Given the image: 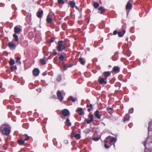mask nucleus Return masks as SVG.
I'll use <instances>...</instances> for the list:
<instances>
[{"label":"nucleus","mask_w":152,"mask_h":152,"mask_svg":"<svg viewBox=\"0 0 152 152\" xmlns=\"http://www.w3.org/2000/svg\"><path fill=\"white\" fill-rule=\"evenodd\" d=\"M11 128L10 126L7 124H3L1 125L0 128V132L4 135H8L11 132Z\"/></svg>","instance_id":"obj_1"},{"label":"nucleus","mask_w":152,"mask_h":152,"mask_svg":"<svg viewBox=\"0 0 152 152\" xmlns=\"http://www.w3.org/2000/svg\"><path fill=\"white\" fill-rule=\"evenodd\" d=\"M116 138L109 136L107 137L104 140V147L106 148H108L111 146V143H115L116 141Z\"/></svg>","instance_id":"obj_2"},{"label":"nucleus","mask_w":152,"mask_h":152,"mask_svg":"<svg viewBox=\"0 0 152 152\" xmlns=\"http://www.w3.org/2000/svg\"><path fill=\"white\" fill-rule=\"evenodd\" d=\"M152 142V136H149L147 138V140L145 141L144 143V145L145 147V152H152V149H148L147 148V145L148 144V145L150 143Z\"/></svg>","instance_id":"obj_3"},{"label":"nucleus","mask_w":152,"mask_h":152,"mask_svg":"<svg viewBox=\"0 0 152 152\" xmlns=\"http://www.w3.org/2000/svg\"><path fill=\"white\" fill-rule=\"evenodd\" d=\"M65 44L64 42L62 40L58 41V45L57 46L58 50L59 51H61L64 49L66 48Z\"/></svg>","instance_id":"obj_4"},{"label":"nucleus","mask_w":152,"mask_h":152,"mask_svg":"<svg viewBox=\"0 0 152 152\" xmlns=\"http://www.w3.org/2000/svg\"><path fill=\"white\" fill-rule=\"evenodd\" d=\"M107 78L104 79L102 77H100L99 78L98 81L99 83L101 84H106L107 83Z\"/></svg>","instance_id":"obj_5"},{"label":"nucleus","mask_w":152,"mask_h":152,"mask_svg":"<svg viewBox=\"0 0 152 152\" xmlns=\"http://www.w3.org/2000/svg\"><path fill=\"white\" fill-rule=\"evenodd\" d=\"M93 121V116L91 114L89 115V118L86 119L85 121L87 124H89Z\"/></svg>","instance_id":"obj_6"},{"label":"nucleus","mask_w":152,"mask_h":152,"mask_svg":"<svg viewBox=\"0 0 152 152\" xmlns=\"http://www.w3.org/2000/svg\"><path fill=\"white\" fill-rule=\"evenodd\" d=\"M62 113L63 115L64 116H66L69 115V111L66 109L63 110L62 111Z\"/></svg>","instance_id":"obj_7"},{"label":"nucleus","mask_w":152,"mask_h":152,"mask_svg":"<svg viewBox=\"0 0 152 152\" xmlns=\"http://www.w3.org/2000/svg\"><path fill=\"white\" fill-rule=\"evenodd\" d=\"M39 70L38 68L34 69L33 71V74L34 76H37L39 74Z\"/></svg>","instance_id":"obj_8"},{"label":"nucleus","mask_w":152,"mask_h":152,"mask_svg":"<svg viewBox=\"0 0 152 152\" xmlns=\"http://www.w3.org/2000/svg\"><path fill=\"white\" fill-rule=\"evenodd\" d=\"M57 94L58 99L60 101H62L63 99V97L62 96L61 92L59 91H58L57 93Z\"/></svg>","instance_id":"obj_9"},{"label":"nucleus","mask_w":152,"mask_h":152,"mask_svg":"<svg viewBox=\"0 0 152 152\" xmlns=\"http://www.w3.org/2000/svg\"><path fill=\"white\" fill-rule=\"evenodd\" d=\"M52 14V13H49L47 17L46 20L47 21L48 23H51L52 21V18L50 17V15H51Z\"/></svg>","instance_id":"obj_10"},{"label":"nucleus","mask_w":152,"mask_h":152,"mask_svg":"<svg viewBox=\"0 0 152 152\" xmlns=\"http://www.w3.org/2000/svg\"><path fill=\"white\" fill-rule=\"evenodd\" d=\"M73 136H74L75 138L78 139H80L81 137L80 134H76L75 135H74V134L73 133H72L71 135V138H72L73 137Z\"/></svg>","instance_id":"obj_11"},{"label":"nucleus","mask_w":152,"mask_h":152,"mask_svg":"<svg viewBox=\"0 0 152 152\" xmlns=\"http://www.w3.org/2000/svg\"><path fill=\"white\" fill-rule=\"evenodd\" d=\"M131 2L129 1L126 5V9H130L132 8V5L131 4Z\"/></svg>","instance_id":"obj_12"},{"label":"nucleus","mask_w":152,"mask_h":152,"mask_svg":"<svg viewBox=\"0 0 152 152\" xmlns=\"http://www.w3.org/2000/svg\"><path fill=\"white\" fill-rule=\"evenodd\" d=\"M125 31L124 30H122L121 31L118 32V36L120 37H122L124 34L125 33Z\"/></svg>","instance_id":"obj_13"},{"label":"nucleus","mask_w":152,"mask_h":152,"mask_svg":"<svg viewBox=\"0 0 152 152\" xmlns=\"http://www.w3.org/2000/svg\"><path fill=\"white\" fill-rule=\"evenodd\" d=\"M103 75H104L105 77V78H107V77H109L110 75V73L109 71L105 72H103Z\"/></svg>","instance_id":"obj_14"},{"label":"nucleus","mask_w":152,"mask_h":152,"mask_svg":"<svg viewBox=\"0 0 152 152\" xmlns=\"http://www.w3.org/2000/svg\"><path fill=\"white\" fill-rule=\"evenodd\" d=\"M68 100L69 101L71 100L72 102H74L77 100V99L76 97L74 98L72 96H70L69 99H68Z\"/></svg>","instance_id":"obj_15"},{"label":"nucleus","mask_w":152,"mask_h":152,"mask_svg":"<svg viewBox=\"0 0 152 152\" xmlns=\"http://www.w3.org/2000/svg\"><path fill=\"white\" fill-rule=\"evenodd\" d=\"M69 4L70 6L72 7H74L75 5V3L74 1H70L69 2Z\"/></svg>","instance_id":"obj_16"},{"label":"nucleus","mask_w":152,"mask_h":152,"mask_svg":"<svg viewBox=\"0 0 152 152\" xmlns=\"http://www.w3.org/2000/svg\"><path fill=\"white\" fill-rule=\"evenodd\" d=\"M99 111L98 110H96L95 113L94 114L96 118L98 119L100 118V115L99 114Z\"/></svg>","instance_id":"obj_17"},{"label":"nucleus","mask_w":152,"mask_h":152,"mask_svg":"<svg viewBox=\"0 0 152 152\" xmlns=\"http://www.w3.org/2000/svg\"><path fill=\"white\" fill-rule=\"evenodd\" d=\"M65 124L68 126H70L71 125V123L69 119L68 118H67Z\"/></svg>","instance_id":"obj_18"},{"label":"nucleus","mask_w":152,"mask_h":152,"mask_svg":"<svg viewBox=\"0 0 152 152\" xmlns=\"http://www.w3.org/2000/svg\"><path fill=\"white\" fill-rule=\"evenodd\" d=\"M21 31V29L18 28L17 27H15L14 28V32L16 33H18Z\"/></svg>","instance_id":"obj_19"},{"label":"nucleus","mask_w":152,"mask_h":152,"mask_svg":"<svg viewBox=\"0 0 152 152\" xmlns=\"http://www.w3.org/2000/svg\"><path fill=\"white\" fill-rule=\"evenodd\" d=\"M43 11L42 10L39 11L37 12V16L38 18H40L43 14Z\"/></svg>","instance_id":"obj_20"},{"label":"nucleus","mask_w":152,"mask_h":152,"mask_svg":"<svg viewBox=\"0 0 152 152\" xmlns=\"http://www.w3.org/2000/svg\"><path fill=\"white\" fill-rule=\"evenodd\" d=\"M151 130H152V122H150L149 124V125L148 127V133H149L150 131Z\"/></svg>","instance_id":"obj_21"},{"label":"nucleus","mask_w":152,"mask_h":152,"mask_svg":"<svg viewBox=\"0 0 152 152\" xmlns=\"http://www.w3.org/2000/svg\"><path fill=\"white\" fill-rule=\"evenodd\" d=\"M114 72H118L119 70V68L118 67L115 66L113 68Z\"/></svg>","instance_id":"obj_22"},{"label":"nucleus","mask_w":152,"mask_h":152,"mask_svg":"<svg viewBox=\"0 0 152 152\" xmlns=\"http://www.w3.org/2000/svg\"><path fill=\"white\" fill-rule=\"evenodd\" d=\"M8 46L10 48H13L15 46V45L12 43L10 42L8 44Z\"/></svg>","instance_id":"obj_23"},{"label":"nucleus","mask_w":152,"mask_h":152,"mask_svg":"<svg viewBox=\"0 0 152 152\" xmlns=\"http://www.w3.org/2000/svg\"><path fill=\"white\" fill-rule=\"evenodd\" d=\"M18 142L20 145H22L24 144V141L22 140H18Z\"/></svg>","instance_id":"obj_24"},{"label":"nucleus","mask_w":152,"mask_h":152,"mask_svg":"<svg viewBox=\"0 0 152 152\" xmlns=\"http://www.w3.org/2000/svg\"><path fill=\"white\" fill-rule=\"evenodd\" d=\"M77 110L78 112H79V114L81 115L83 114V112H82V109L81 108H78Z\"/></svg>","instance_id":"obj_25"},{"label":"nucleus","mask_w":152,"mask_h":152,"mask_svg":"<svg viewBox=\"0 0 152 152\" xmlns=\"http://www.w3.org/2000/svg\"><path fill=\"white\" fill-rule=\"evenodd\" d=\"M59 58L61 61H63L66 59V58H65L64 56L62 55H61L59 57Z\"/></svg>","instance_id":"obj_26"},{"label":"nucleus","mask_w":152,"mask_h":152,"mask_svg":"<svg viewBox=\"0 0 152 152\" xmlns=\"http://www.w3.org/2000/svg\"><path fill=\"white\" fill-rule=\"evenodd\" d=\"M99 10H101L102 11L100 12V13L102 14L103 13V12L104 11L105 9L104 8L102 7H100L99 8Z\"/></svg>","instance_id":"obj_27"},{"label":"nucleus","mask_w":152,"mask_h":152,"mask_svg":"<svg viewBox=\"0 0 152 152\" xmlns=\"http://www.w3.org/2000/svg\"><path fill=\"white\" fill-rule=\"evenodd\" d=\"M13 37L15 38V40L16 41H17L18 40V36L15 34H13Z\"/></svg>","instance_id":"obj_28"},{"label":"nucleus","mask_w":152,"mask_h":152,"mask_svg":"<svg viewBox=\"0 0 152 152\" xmlns=\"http://www.w3.org/2000/svg\"><path fill=\"white\" fill-rule=\"evenodd\" d=\"M40 62L41 64H46V61L44 59H41L40 60Z\"/></svg>","instance_id":"obj_29"},{"label":"nucleus","mask_w":152,"mask_h":152,"mask_svg":"<svg viewBox=\"0 0 152 152\" xmlns=\"http://www.w3.org/2000/svg\"><path fill=\"white\" fill-rule=\"evenodd\" d=\"M9 64L11 65H13L15 64V61L13 59H11Z\"/></svg>","instance_id":"obj_30"},{"label":"nucleus","mask_w":152,"mask_h":152,"mask_svg":"<svg viewBox=\"0 0 152 152\" xmlns=\"http://www.w3.org/2000/svg\"><path fill=\"white\" fill-rule=\"evenodd\" d=\"M79 61L80 63L82 64H84L85 63V62L84 61H83V59L81 58H79Z\"/></svg>","instance_id":"obj_31"},{"label":"nucleus","mask_w":152,"mask_h":152,"mask_svg":"<svg viewBox=\"0 0 152 152\" xmlns=\"http://www.w3.org/2000/svg\"><path fill=\"white\" fill-rule=\"evenodd\" d=\"M93 6L95 8H96L99 6V4L95 2Z\"/></svg>","instance_id":"obj_32"},{"label":"nucleus","mask_w":152,"mask_h":152,"mask_svg":"<svg viewBox=\"0 0 152 152\" xmlns=\"http://www.w3.org/2000/svg\"><path fill=\"white\" fill-rule=\"evenodd\" d=\"M16 62L17 63H19L20 64H21V62L20 61V58L18 57H17L16 58Z\"/></svg>","instance_id":"obj_33"},{"label":"nucleus","mask_w":152,"mask_h":152,"mask_svg":"<svg viewBox=\"0 0 152 152\" xmlns=\"http://www.w3.org/2000/svg\"><path fill=\"white\" fill-rule=\"evenodd\" d=\"M58 2L59 4H63L64 3V0H58Z\"/></svg>","instance_id":"obj_34"},{"label":"nucleus","mask_w":152,"mask_h":152,"mask_svg":"<svg viewBox=\"0 0 152 152\" xmlns=\"http://www.w3.org/2000/svg\"><path fill=\"white\" fill-rule=\"evenodd\" d=\"M61 80V76L60 75H58L57 77V80L59 81Z\"/></svg>","instance_id":"obj_35"},{"label":"nucleus","mask_w":152,"mask_h":152,"mask_svg":"<svg viewBox=\"0 0 152 152\" xmlns=\"http://www.w3.org/2000/svg\"><path fill=\"white\" fill-rule=\"evenodd\" d=\"M112 108L111 107H108L107 108V110L109 113H110L112 110Z\"/></svg>","instance_id":"obj_36"},{"label":"nucleus","mask_w":152,"mask_h":152,"mask_svg":"<svg viewBox=\"0 0 152 152\" xmlns=\"http://www.w3.org/2000/svg\"><path fill=\"white\" fill-rule=\"evenodd\" d=\"M17 67L16 66H13L11 67V69L13 71L14 69L15 70H16L17 69Z\"/></svg>","instance_id":"obj_37"},{"label":"nucleus","mask_w":152,"mask_h":152,"mask_svg":"<svg viewBox=\"0 0 152 152\" xmlns=\"http://www.w3.org/2000/svg\"><path fill=\"white\" fill-rule=\"evenodd\" d=\"M129 113H132L133 112V108H131L129 110Z\"/></svg>","instance_id":"obj_38"},{"label":"nucleus","mask_w":152,"mask_h":152,"mask_svg":"<svg viewBox=\"0 0 152 152\" xmlns=\"http://www.w3.org/2000/svg\"><path fill=\"white\" fill-rule=\"evenodd\" d=\"M25 136L26 137L24 139V141H26L28 139H29V137H28L27 135L25 134Z\"/></svg>","instance_id":"obj_39"},{"label":"nucleus","mask_w":152,"mask_h":152,"mask_svg":"<svg viewBox=\"0 0 152 152\" xmlns=\"http://www.w3.org/2000/svg\"><path fill=\"white\" fill-rule=\"evenodd\" d=\"M129 118H126V117H125L124 118V122H125L126 121H129Z\"/></svg>","instance_id":"obj_40"},{"label":"nucleus","mask_w":152,"mask_h":152,"mask_svg":"<svg viewBox=\"0 0 152 152\" xmlns=\"http://www.w3.org/2000/svg\"><path fill=\"white\" fill-rule=\"evenodd\" d=\"M99 139V138H93V140L94 141H97Z\"/></svg>","instance_id":"obj_41"},{"label":"nucleus","mask_w":152,"mask_h":152,"mask_svg":"<svg viewBox=\"0 0 152 152\" xmlns=\"http://www.w3.org/2000/svg\"><path fill=\"white\" fill-rule=\"evenodd\" d=\"M117 31L116 30H115L113 32V34L114 35H115L117 34Z\"/></svg>","instance_id":"obj_42"},{"label":"nucleus","mask_w":152,"mask_h":152,"mask_svg":"<svg viewBox=\"0 0 152 152\" xmlns=\"http://www.w3.org/2000/svg\"><path fill=\"white\" fill-rule=\"evenodd\" d=\"M64 142L66 144H67L68 143V141L66 140H65L64 141Z\"/></svg>","instance_id":"obj_43"},{"label":"nucleus","mask_w":152,"mask_h":152,"mask_svg":"<svg viewBox=\"0 0 152 152\" xmlns=\"http://www.w3.org/2000/svg\"><path fill=\"white\" fill-rule=\"evenodd\" d=\"M67 67H66V66H63V69H64V70H66V69H67Z\"/></svg>","instance_id":"obj_44"},{"label":"nucleus","mask_w":152,"mask_h":152,"mask_svg":"<svg viewBox=\"0 0 152 152\" xmlns=\"http://www.w3.org/2000/svg\"><path fill=\"white\" fill-rule=\"evenodd\" d=\"M118 52H116L115 53V55H118Z\"/></svg>","instance_id":"obj_45"},{"label":"nucleus","mask_w":152,"mask_h":152,"mask_svg":"<svg viewBox=\"0 0 152 152\" xmlns=\"http://www.w3.org/2000/svg\"><path fill=\"white\" fill-rule=\"evenodd\" d=\"M92 104H90L89 105V107H90L91 108H92Z\"/></svg>","instance_id":"obj_46"},{"label":"nucleus","mask_w":152,"mask_h":152,"mask_svg":"<svg viewBox=\"0 0 152 152\" xmlns=\"http://www.w3.org/2000/svg\"><path fill=\"white\" fill-rule=\"evenodd\" d=\"M91 109L90 108H89L88 109V112H90V111H91Z\"/></svg>","instance_id":"obj_47"},{"label":"nucleus","mask_w":152,"mask_h":152,"mask_svg":"<svg viewBox=\"0 0 152 152\" xmlns=\"http://www.w3.org/2000/svg\"><path fill=\"white\" fill-rule=\"evenodd\" d=\"M75 7L77 9V10L78 9V8L77 7V6H75V7Z\"/></svg>","instance_id":"obj_48"},{"label":"nucleus","mask_w":152,"mask_h":152,"mask_svg":"<svg viewBox=\"0 0 152 152\" xmlns=\"http://www.w3.org/2000/svg\"><path fill=\"white\" fill-rule=\"evenodd\" d=\"M53 54H54V55H56L57 54V53H54Z\"/></svg>","instance_id":"obj_49"},{"label":"nucleus","mask_w":152,"mask_h":152,"mask_svg":"<svg viewBox=\"0 0 152 152\" xmlns=\"http://www.w3.org/2000/svg\"><path fill=\"white\" fill-rule=\"evenodd\" d=\"M45 75H46V74H45V73H43V76H45Z\"/></svg>","instance_id":"obj_50"},{"label":"nucleus","mask_w":152,"mask_h":152,"mask_svg":"<svg viewBox=\"0 0 152 152\" xmlns=\"http://www.w3.org/2000/svg\"><path fill=\"white\" fill-rule=\"evenodd\" d=\"M132 1L133 0H129V1L132 2Z\"/></svg>","instance_id":"obj_51"},{"label":"nucleus","mask_w":152,"mask_h":152,"mask_svg":"<svg viewBox=\"0 0 152 152\" xmlns=\"http://www.w3.org/2000/svg\"><path fill=\"white\" fill-rule=\"evenodd\" d=\"M72 65H69V67H71L72 66Z\"/></svg>","instance_id":"obj_52"},{"label":"nucleus","mask_w":152,"mask_h":152,"mask_svg":"<svg viewBox=\"0 0 152 152\" xmlns=\"http://www.w3.org/2000/svg\"><path fill=\"white\" fill-rule=\"evenodd\" d=\"M87 107H89V105H87Z\"/></svg>","instance_id":"obj_53"},{"label":"nucleus","mask_w":152,"mask_h":152,"mask_svg":"<svg viewBox=\"0 0 152 152\" xmlns=\"http://www.w3.org/2000/svg\"><path fill=\"white\" fill-rule=\"evenodd\" d=\"M87 50H88V51H89V48H87Z\"/></svg>","instance_id":"obj_54"},{"label":"nucleus","mask_w":152,"mask_h":152,"mask_svg":"<svg viewBox=\"0 0 152 152\" xmlns=\"http://www.w3.org/2000/svg\"><path fill=\"white\" fill-rule=\"evenodd\" d=\"M89 22V20H88V21L87 22L88 23V22Z\"/></svg>","instance_id":"obj_55"},{"label":"nucleus","mask_w":152,"mask_h":152,"mask_svg":"<svg viewBox=\"0 0 152 152\" xmlns=\"http://www.w3.org/2000/svg\"><path fill=\"white\" fill-rule=\"evenodd\" d=\"M129 116V114H127V115H126V116Z\"/></svg>","instance_id":"obj_56"}]
</instances>
